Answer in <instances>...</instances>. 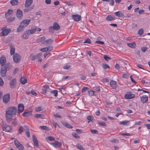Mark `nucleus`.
Masks as SVG:
<instances>
[{
	"instance_id": "nucleus-25",
	"label": "nucleus",
	"mask_w": 150,
	"mask_h": 150,
	"mask_svg": "<svg viewBox=\"0 0 150 150\" xmlns=\"http://www.w3.org/2000/svg\"><path fill=\"white\" fill-rule=\"evenodd\" d=\"M106 19L108 21H110L112 20L115 19V17L113 16L109 15L107 16L106 18Z\"/></svg>"
},
{
	"instance_id": "nucleus-57",
	"label": "nucleus",
	"mask_w": 150,
	"mask_h": 150,
	"mask_svg": "<svg viewBox=\"0 0 150 150\" xmlns=\"http://www.w3.org/2000/svg\"><path fill=\"white\" fill-rule=\"evenodd\" d=\"M32 8H25L24 9V12H28V11H30L31 10H32Z\"/></svg>"
},
{
	"instance_id": "nucleus-35",
	"label": "nucleus",
	"mask_w": 150,
	"mask_h": 150,
	"mask_svg": "<svg viewBox=\"0 0 150 150\" xmlns=\"http://www.w3.org/2000/svg\"><path fill=\"white\" fill-rule=\"evenodd\" d=\"M21 82L22 84H25L26 83L27 80L25 77H22L21 78Z\"/></svg>"
},
{
	"instance_id": "nucleus-8",
	"label": "nucleus",
	"mask_w": 150,
	"mask_h": 150,
	"mask_svg": "<svg viewBox=\"0 0 150 150\" xmlns=\"http://www.w3.org/2000/svg\"><path fill=\"white\" fill-rule=\"evenodd\" d=\"M10 29H6L3 30L0 33L1 36H4L7 35L11 31Z\"/></svg>"
},
{
	"instance_id": "nucleus-48",
	"label": "nucleus",
	"mask_w": 150,
	"mask_h": 150,
	"mask_svg": "<svg viewBox=\"0 0 150 150\" xmlns=\"http://www.w3.org/2000/svg\"><path fill=\"white\" fill-rule=\"evenodd\" d=\"M88 89L87 87H83L81 91L82 93H84L86 91H87Z\"/></svg>"
},
{
	"instance_id": "nucleus-58",
	"label": "nucleus",
	"mask_w": 150,
	"mask_h": 150,
	"mask_svg": "<svg viewBox=\"0 0 150 150\" xmlns=\"http://www.w3.org/2000/svg\"><path fill=\"white\" fill-rule=\"evenodd\" d=\"M88 93L90 95L92 96L94 94V91L93 90L90 91H88Z\"/></svg>"
},
{
	"instance_id": "nucleus-44",
	"label": "nucleus",
	"mask_w": 150,
	"mask_h": 150,
	"mask_svg": "<svg viewBox=\"0 0 150 150\" xmlns=\"http://www.w3.org/2000/svg\"><path fill=\"white\" fill-rule=\"evenodd\" d=\"M23 131V128L22 126H21L18 129V134H21Z\"/></svg>"
},
{
	"instance_id": "nucleus-43",
	"label": "nucleus",
	"mask_w": 150,
	"mask_h": 150,
	"mask_svg": "<svg viewBox=\"0 0 150 150\" xmlns=\"http://www.w3.org/2000/svg\"><path fill=\"white\" fill-rule=\"evenodd\" d=\"M98 125L102 126H106V124L103 122H98Z\"/></svg>"
},
{
	"instance_id": "nucleus-9",
	"label": "nucleus",
	"mask_w": 150,
	"mask_h": 150,
	"mask_svg": "<svg viewBox=\"0 0 150 150\" xmlns=\"http://www.w3.org/2000/svg\"><path fill=\"white\" fill-rule=\"evenodd\" d=\"M10 99V95L9 94H7L4 95L3 97V100L4 103H7Z\"/></svg>"
},
{
	"instance_id": "nucleus-54",
	"label": "nucleus",
	"mask_w": 150,
	"mask_h": 150,
	"mask_svg": "<svg viewBox=\"0 0 150 150\" xmlns=\"http://www.w3.org/2000/svg\"><path fill=\"white\" fill-rule=\"evenodd\" d=\"M111 142L115 143H118L119 141L118 139H113L111 140L110 141Z\"/></svg>"
},
{
	"instance_id": "nucleus-41",
	"label": "nucleus",
	"mask_w": 150,
	"mask_h": 150,
	"mask_svg": "<svg viewBox=\"0 0 150 150\" xmlns=\"http://www.w3.org/2000/svg\"><path fill=\"white\" fill-rule=\"evenodd\" d=\"M15 19L14 17H12L7 18V22L8 23L11 22L13 21Z\"/></svg>"
},
{
	"instance_id": "nucleus-62",
	"label": "nucleus",
	"mask_w": 150,
	"mask_h": 150,
	"mask_svg": "<svg viewBox=\"0 0 150 150\" xmlns=\"http://www.w3.org/2000/svg\"><path fill=\"white\" fill-rule=\"evenodd\" d=\"M86 78V76L82 74L81 75V79L82 80H84Z\"/></svg>"
},
{
	"instance_id": "nucleus-3",
	"label": "nucleus",
	"mask_w": 150,
	"mask_h": 150,
	"mask_svg": "<svg viewBox=\"0 0 150 150\" xmlns=\"http://www.w3.org/2000/svg\"><path fill=\"white\" fill-rule=\"evenodd\" d=\"M51 89L48 85L44 86L41 91V93L43 94H45L47 92H50Z\"/></svg>"
},
{
	"instance_id": "nucleus-34",
	"label": "nucleus",
	"mask_w": 150,
	"mask_h": 150,
	"mask_svg": "<svg viewBox=\"0 0 150 150\" xmlns=\"http://www.w3.org/2000/svg\"><path fill=\"white\" fill-rule=\"evenodd\" d=\"M32 112L30 111L24 112L22 115L24 117H28L32 115Z\"/></svg>"
},
{
	"instance_id": "nucleus-27",
	"label": "nucleus",
	"mask_w": 150,
	"mask_h": 150,
	"mask_svg": "<svg viewBox=\"0 0 150 150\" xmlns=\"http://www.w3.org/2000/svg\"><path fill=\"white\" fill-rule=\"evenodd\" d=\"M119 124L120 125H124L127 126L130 124L129 121H123L120 122Z\"/></svg>"
},
{
	"instance_id": "nucleus-64",
	"label": "nucleus",
	"mask_w": 150,
	"mask_h": 150,
	"mask_svg": "<svg viewBox=\"0 0 150 150\" xmlns=\"http://www.w3.org/2000/svg\"><path fill=\"white\" fill-rule=\"evenodd\" d=\"M40 50L41 51H42V52H45L47 51V47H45V48H42Z\"/></svg>"
},
{
	"instance_id": "nucleus-52",
	"label": "nucleus",
	"mask_w": 150,
	"mask_h": 150,
	"mask_svg": "<svg viewBox=\"0 0 150 150\" xmlns=\"http://www.w3.org/2000/svg\"><path fill=\"white\" fill-rule=\"evenodd\" d=\"M78 149L80 150H83V148L82 146L81 145L77 144L76 145Z\"/></svg>"
},
{
	"instance_id": "nucleus-63",
	"label": "nucleus",
	"mask_w": 150,
	"mask_h": 150,
	"mask_svg": "<svg viewBox=\"0 0 150 150\" xmlns=\"http://www.w3.org/2000/svg\"><path fill=\"white\" fill-rule=\"evenodd\" d=\"M52 125L55 128H56L57 127V125L59 127H60L59 126V125H58L57 123H56L54 122H52Z\"/></svg>"
},
{
	"instance_id": "nucleus-49",
	"label": "nucleus",
	"mask_w": 150,
	"mask_h": 150,
	"mask_svg": "<svg viewBox=\"0 0 150 150\" xmlns=\"http://www.w3.org/2000/svg\"><path fill=\"white\" fill-rule=\"evenodd\" d=\"M90 131L93 134H98V132L96 129H91Z\"/></svg>"
},
{
	"instance_id": "nucleus-40",
	"label": "nucleus",
	"mask_w": 150,
	"mask_h": 150,
	"mask_svg": "<svg viewBox=\"0 0 150 150\" xmlns=\"http://www.w3.org/2000/svg\"><path fill=\"white\" fill-rule=\"evenodd\" d=\"M16 146L17 148L19 150H22L24 149L23 146L22 144H21L20 143H19V144L16 145Z\"/></svg>"
},
{
	"instance_id": "nucleus-45",
	"label": "nucleus",
	"mask_w": 150,
	"mask_h": 150,
	"mask_svg": "<svg viewBox=\"0 0 150 150\" xmlns=\"http://www.w3.org/2000/svg\"><path fill=\"white\" fill-rule=\"evenodd\" d=\"M72 135L76 139H79L80 138V136L75 133H73L72 134Z\"/></svg>"
},
{
	"instance_id": "nucleus-24",
	"label": "nucleus",
	"mask_w": 150,
	"mask_h": 150,
	"mask_svg": "<svg viewBox=\"0 0 150 150\" xmlns=\"http://www.w3.org/2000/svg\"><path fill=\"white\" fill-rule=\"evenodd\" d=\"M33 0H26L25 3V7L28 8L31 4L33 2Z\"/></svg>"
},
{
	"instance_id": "nucleus-56",
	"label": "nucleus",
	"mask_w": 150,
	"mask_h": 150,
	"mask_svg": "<svg viewBox=\"0 0 150 150\" xmlns=\"http://www.w3.org/2000/svg\"><path fill=\"white\" fill-rule=\"evenodd\" d=\"M42 107L40 106L36 109V110L37 112H39L42 110Z\"/></svg>"
},
{
	"instance_id": "nucleus-36",
	"label": "nucleus",
	"mask_w": 150,
	"mask_h": 150,
	"mask_svg": "<svg viewBox=\"0 0 150 150\" xmlns=\"http://www.w3.org/2000/svg\"><path fill=\"white\" fill-rule=\"evenodd\" d=\"M18 2V0H11L10 1V3L13 6L17 5Z\"/></svg>"
},
{
	"instance_id": "nucleus-13",
	"label": "nucleus",
	"mask_w": 150,
	"mask_h": 150,
	"mask_svg": "<svg viewBox=\"0 0 150 150\" xmlns=\"http://www.w3.org/2000/svg\"><path fill=\"white\" fill-rule=\"evenodd\" d=\"M53 40L51 39L47 40L44 41L42 44L44 46H47L52 43Z\"/></svg>"
},
{
	"instance_id": "nucleus-16",
	"label": "nucleus",
	"mask_w": 150,
	"mask_h": 150,
	"mask_svg": "<svg viewBox=\"0 0 150 150\" xmlns=\"http://www.w3.org/2000/svg\"><path fill=\"white\" fill-rule=\"evenodd\" d=\"M16 15L18 18H21L23 16V12L20 9H18L17 10Z\"/></svg>"
},
{
	"instance_id": "nucleus-60",
	"label": "nucleus",
	"mask_w": 150,
	"mask_h": 150,
	"mask_svg": "<svg viewBox=\"0 0 150 150\" xmlns=\"http://www.w3.org/2000/svg\"><path fill=\"white\" fill-rule=\"evenodd\" d=\"M54 116L55 117L57 118H62V116L59 114H56L54 115Z\"/></svg>"
},
{
	"instance_id": "nucleus-17",
	"label": "nucleus",
	"mask_w": 150,
	"mask_h": 150,
	"mask_svg": "<svg viewBox=\"0 0 150 150\" xmlns=\"http://www.w3.org/2000/svg\"><path fill=\"white\" fill-rule=\"evenodd\" d=\"M72 18L73 20L76 21H80L81 18V16L79 15H73L72 16Z\"/></svg>"
},
{
	"instance_id": "nucleus-55",
	"label": "nucleus",
	"mask_w": 150,
	"mask_h": 150,
	"mask_svg": "<svg viewBox=\"0 0 150 150\" xmlns=\"http://www.w3.org/2000/svg\"><path fill=\"white\" fill-rule=\"evenodd\" d=\"M143 33V29H140L138 32V34L140 35H142Z\"/></svg>"
},
{
	"instance_id": "nucleus-2",
	"label": "nucleus",
	"mask_w": 150,
	"mask_h": 150,
	"mask_svg": "<svg viewBox=\"0 0 150 150\" xmlns=\"http://www.w3.org/2000/svg\"><path fill=\"white\" fill-rule=\"evenodd\" d=\"M60 27L59 25L56 22H54L53 24V26H50L49 28L50 32L52 33L54 30H58L60 29Z\"/></svg>"
},
{
	"instance_id": "nucleus-59",
	"label": "nucleus",
	"mask_w": 150,
	"mask_h": 150,
	"mask_svg": "<svg viewBox=\"0 0 150 150\" xmlns=\"http://www.w3.org/2000/svg\"><path fill=\"white\" fill-rule=\"evenodd\" d=\"M96 43L97 44H100L101 45H103L104 44V42L100 41H96Z\"/></svg>"
},
{
	"instance_id": "nucleus-46",
	"label": "nucleus",
	"mask_w": 150,
	"mask_h": 150,
	"mask_svg": "<svg viewBox=\"0 0 150 150\" xmlns=\"http://www.w3.org/2000/svg\"><path fill=\"white\" fill-rule=\"evenodd\" d=\"M40 128L41 129L45 130H47L49 129L48 127L45 126H40Z\"/></svg>"
},
{
	"instance_id": "nucleus-39",
	"label": "nucleus",
	"mask_w": 150,
	"mask_h": 150,
	"mask_svg": "<svg viewBox=\"0 0 150 150\" xmlns=\"http://www.w3.org/2000/svg\"><path fill=\"white\" fill-rule=\"evenodd\" d=\"M27 30V32L29 33V35L33 34L35 32V28L34 29H31L30 30Z\"/></svg>"
},
{
	"instance_id": "nucleus-42",
	"label": "nucleus",
	"mask_w": 150,
	"mask_h": 150,
	"mask_svg": "<svg viewBox=\"0 0 150 150\" xmlns=\"http://www.w3.org/2000/svg\"><path fill=\"white\" fill-rule=\"evenodd\" d=\"M44 116V115L42 114H36L34 115V117L35 118L42 117Z\"/></svg>"
},
{
	"instance_id": "nucleus-31",
	"label": "nucleus",
	"mask_w": 150,
	"mask_h": 150,
	"mask_svg": "<svg viewBox=\"0 0 150 150\" xmlns=\"http://www.w3.org/2000/svg\"><path fill=\"white\" fill-rule=\"evenodd\" d=\"M13 12V11L11 9H9L8 10L7 12L5 13V17L6 18L8 17Z\"/></svg>"
},
{
	"instance_id": "nucleus-14",
	"label": "nucleus",
	"mask_w": 150,
	"mask_h": 150,
	"mask_svg": "<svg viewBox=\"0 0 150 150\" xmlns=\"http://www.w3.org/2000/svg\"><path fill=\"white\" fill-rule=\"evenodd\" d=\"M110 86L113 89H115L117 87V84L116 81L111 80L110 83Z\"/></svg>"
},
{
	"instance_id": "nucleus-4",
	"label": "nucleus",
	"mask_w": 150,
	"mask_h": 150,
	"mask_svg": "<svg viewBox=\"0 0 150 150\" xmlns=\"http://www.w3.org/2000/svg\"><path fill=\"white\" fill-rule=\"evenodd\" d=\"M14 62L16 63L18 62L21 59V57L20 55L16 53L13 57Z\"/></svg>"
},
{
	"instance_id": "nucleus-29",
	"label": "nucleus",
	"mask_w": 150,
	"mask_h": 150,
	"mask_svg": "<svg viewBox=\"0 0 150 150\" xmlns=\"http://www.w3.org/2000/svg\"><path fill=\"white\" fill-rule=\"evenodd\" d=\"M24 26L21 25V24L20 23V25L18 27L17 29V31L18 32H20L23 31L24 30Z\"/></svg>"
},
{
	"instance_id": "nucleus-12",
	"label": "nucleus",
	"mask_w": 150,
	"mask_h": 150,
	"mask_svg": "<svg viewBox=\"0 0 150 150\" xmlns=\"http://www.w3.org/2000/svg\"><path fill=\"white\" fill-rule=\"evenodd\" d=\"M16 84V81L15 79H13L11 81L10 83V86L11 88H13Z\"/></svg>"
},
{
	"instance_id": "nucleus-7",
	"label": "nucleus",
	"mask_w": 150,
	"mask_h": 150,
	"mask_svg": "<svg viewBox=\"0 0 150 150\" xmlns=\"http://www.w3.org/2000/svg\"><path fill=\"white\" fill-rule=\"evenodd\" d=\"M31 20L30 19H26L22 21L20 23L24 27H26L30 22Z\"/></svg>"
},
{
	"instance_id": "nucleus-6",
	"label": "nucleus",
	"mask_w": 150,
	"mask_h": 150,
	"mask_svg": "<svg viewBox=\"0 0 150 150\" xmlns=\"http://www.w3.org/2000/svg\"><path fill=\"white\" fill-rule=\"evenodd\" d=\"M50 144L55 148L59 147L62 145V143L58 141H54L53 142L50 143Z\"/></svg>"
},
{
	"instance_id": "nucleus-22",
	"label": "nucleus",
	"mask_w": 150,
	"mask_h": 150,
	"mask_svg": "<svg viewBox=\"0 0 150 150\" xmlns=\"http://www.w3.org/2000/svg\"><path fill=\"white\" fill-rule=\"evenodd\" d=\"M6 61V58L4 57H1L0 59V63L2 67H3Z\"/></svg>"
},
{
	"instance_id": "nucleus-10",
	"label": "nucleus",
	"mask_w": 150,
	"mask_h": 150,
	"mask_svg": "<svg viewBox=\"0 0 150 150\" xmlns=\"http://www.w3.org/2000/svg\"><path fill=\"white\" fill-rule=\"evenodd\" d=\"M7 70L5 69V68L2 67L0 70V75L1 77H5L6 75Z\"/></svg>"
},
{
	"instance_id": "nucleus-61",
	"label": "nucleus",
	"mask_w": 150,
	"mask_h": 150,
	"mask_svg": "<svg viewBox=\"0 0 150 150\" xmlns=\"http://www.w3.org/2000/svg\"><path fill=\"white\" fill-rule=\"evenodd\" d=\"M4 83V81L0 77V86H2Z\"/></svg>"
},
{
	"instance_id": "nucleus-50",
	"label": "nucleus",
	"mask_w": 150,
	"mask_h": 150,
	"mask_svg": "<svg viewBox=\"0 0 150 150\" xmlns=\"http://www.w3.org/2000/svg\"><path fill=\"white\" fill-rule=\"evenodd\" d=\"M102 67L103 68L105 69H107L110 68L109 66L106 64H103L102 65Z\"/></svg>"
},
{
	"instance_id": "nucleus-26",
	"label": "nucleus",
	"mask_w": 150,
	"mask_h": 150,
	"mask_svg": "<svg viewBox=\"0 0 150 150\" xmlns=\"http://www.w3.org/2000/svg\"><path fill=\"white\" fill-rule=\"evenodd\" d=\"M45 39L46 38L45 36H43L38 38L36 41L38 43H40L44 41L45 40Z\"/></svg>"
},
{
	"instance_id": "nucleus-11",
	"label": "nucleus",
	"mask_w": 150,
	"mask_h": 150,
	"mask_svg": "<svg viewBox=\"0 0 150 150\" xmlns=\"http://www.w3.org/2000/svg\"><path fill=\"white\" fill-rule=\"evenodd\" d=\"M114 14L118 18H124L125 17V15L123 13L120 11L115 12Z\"/></svg>"
},
{
	"instance_id": "nucleus-23",
	"label": "nucleus",
	"mask_w": 150,
	"mask_h": 150,
	"mask_svg": "<svg viewBox=\"0 0 150 150\" xmlns=\"http://www.w3.org/2000/svg\"><path fill=\"white\" fill-rule=\"evenodd\" d=\"M62 124L66 127L68 128H72L73 127L67 122H62Z\"/></svg>"
},
{
	"instance_id": "nucleus-53",
	"label": "nucleus",
	"mask_w": 150,
	"mask_h": 150,
	"mask_svg": "<svg viewBox=\"0 0 150 150\" xmlns=\"http://www.w3.org/2000/svg\"><path fill=\"white\" fill-rule=\"evenodd\" d=\"M13 124L15 126H16L17 124V121L16 118H14L12 122Z\"/></svg>"
},
{
	"instance_id": "nucleus-21",
	"label": "nucleus",
	"mask_w": 150,
	"mask_h": 150,
	"mask_svg": "<svg viewBox=\"0 0 150 150\" xmlns=\"http://www.w3.org/2000/svg\"><path fill=\"white\" fill-rule=\"evenodd\" d=\"M9 46H10V54L11 55H13L15 52V48L14 47L13 45L11 44H10L9 45Z\"/></svg>"
},
{
	"instance_id": "nucleus-30",
	"label": "nucleus",
	"mask_w": 150,
	"mask_h": 150,
	"mask_svg": "<svg viewBox=\"0 0 150 150\" xmlns=\"http://www.w3.org/2000/svg\"><path fill=\"white\" fill-rule=\"evenodd\" d=\"M33 140L34 145L36 146H37L38 144V142L37 139L35 135L33 136Z\"/></svg>"
},
{
	"instance_id": "nucleus-38",
	"label": "nucleus",
	"mask_w": 150,
	"mask_h": 150,
	"mask_svg": "<svg viewBox=\"0 0 150 150\" xmlns=\"http://www.w3.org/2000/svg\"><path fill=\"white\" fill-rule=\"evenodd\" d=\"M127 45L129 47L132 48H134L136 46L135 42H134L133 43H128Z\"/></svg>"
},
{
	"instance_id": "nucleus-1",
	"label": "nucleus",
	"mask_w": 150,
	"mask_h": 150,
	"mask_svg": "<svg viewBox=\"0 0 150 150\" xmlns=\"http://www.w3.org/2000/svg\"><path fill=\"white\" fill-rule=\"evenodd\" d=\"M17 110L15 107H11L7 108L6 111V117L7 121L8 122L11 121L12 116L15 115Z\"/></svg>"
},
{
	"instance_id": "nucleus-5",
	"label": "nucleus",
	"mask_w": 150,
	"mask_h": 150,
	"mask_svg": "<svg viewBox=\"0 0 150 150\" xmlns=\"http://www.w3.org/2000/svg\"><path fill=\"white\" fill-rule=\"evenodd\" d=\"M2 127L3 131L6 132H11V129L10 126L7 125L3 124L2 125Z\"/></svg>"
},
{
	"instance_id": "nucleus-47",
	"label": "nucleus",
	"mask_w": 150,
	"mask_h": 150,
	"mask_svg": "<svg viewBox=\"0 0 150 150\" xmlns=\"http://www.w3.org/2000/svg\"><path fill=\"white\" fill-rule=\"evenodd\" d=\"M25 134L28 137H29L30 136V133L29 132V130L28 128L27 127V131L25 132Z\"/></svg>"
},
{
	"instance_id": "nucleus-19",
	"label": "nucleus",
	"mask_w": 150,
	"mask_h": 150,
	"mask_svg": "<svg viewBox=\"0 0 150 150\" xmlns=\"http://www.w3.org/2000/svg\"><path fill=\"white\" fill-rule=\"evenodd\" d=\"M141 101L143 103L148 101V97L146 95L143 96L141 98Z\"/></svg>"
},
{
	"instance_id": "nucleus-33",
	"label": "nucleus",
	"mask_w": 150,
	"mask_h": 150,
	"mask_svg": "<svg viewBox=\"0 0 150 150\" xmlns=\"http://www.w3.org/2000/svg\"><path fill=\"white\" fill-rule=\"evenodd\" d=\"M12 67V66L11 64L9 63H7L4 66H3V67L5 68V69L7 71L11 69Z\"/></svg>"
},
{
	"instance_id": "nucleus-18",
	"label": "nucleus",
	"mask_w": 150,
	"mask_h": 150,
	"mask_svg": "<svg viewBox=\"0 0 150 150\" xmlns=\"http://www.w3.org/2000/svg\"><path fill=\"white\" fill-rule=\"evenodd\" d=\"M135 95L134 94L130 93L126 94L125 95V98L127 99H130L134 98Z\"/></svg>"
},
{
	"instance_id": "nucleus-32",
	"label": "nucleus",
	"mask_w": 150,
	"mask_h": 150,
	"mask_svg": "<svg viewBox=\"0 0 150 150\" xmlns=\"http://www.w3.org/2000/svg\"><path fill=\"white\" fill-rule=\"evenodd\" d=\"M29 34L28 32H27V30L26 31L23 35L22 37V38L23 39H26L28 38L29 36Z\"/></svg>"
},
{
	"instance_id": "nucleus-37",
	"label": "nucleus",
	"mask_w": 150,
	"mask_h": 150,
	"mask_svg": "<svg viewBox=\"0 0 150 150\" xmlns=\"http://www.w3.org/2000/svg\"><path fill=\"white\" fill-rule=\"evenodd\" d=\"M50 93L53 94L55 97L57 96L58 94V91L56 90H54L50 91Z\"/></svg>"
},
{
	"instance_id": "nucleus-51",
	"label": "nucleus",
	"mask_w": 150,
	"mask_h": 150,
	"mask_svg": "<svg viewBox=\"0 0 150 150\" xmlns=\"http://www.w3.org/2000/svg\"><path fill=\"white\" fill-rule=\"evenodd\" d=\"M70 66L69 65H66L64 66L63 68L64 69L68 70L70 69Z\"/></svg>"
},
{
	"instance_id": "nucleus-28",
	"label": "nucleus",
	"mask_w": 150,
	"mask_h": 150,
	"mask_svg": "<svg viewBox=\"0 0 150 150\" xmlns=\"http://www.w3.org/2000/svg\"><path fill=\"white\" fill-rule=\"evenodd\" d=\"M55 139L54 137L51 136L47 137L45 138V140L47 142L49 141H54Z\"/></svg>"
},
{
	"instance_id": "nucleus-20",
	"label": "nucleus",
	"mask_w": 150,
	"mask_h": 150,
	"mask_svg": "<svg viewBox=\"0 0 150 150\" xmlns=\"http://www.w3.org/2000/svg\"><path fill=\"white\" fill-rule=\"evenodd\" d=\"M18 113H19L22 112L24 109L23 105L21 103L19 104L18 105Z\"/></svg>"
},
{
	"instance_id": "nucleus-15",
	"label": "nucleus",
	"mask_w": 150,
	"mask_h": 150,
	"mask_svg": "<svg viewBox=\"0 0 150 150\" xmlns=\"http://www.w3.org/2000/svg\"><path fill=\"white\" fill-rule=\"evenodd\" d=\"M42 55V53H39L37 54H36L32 56L31 58V60L32 61L38 59Z\"/></svg>"
}]
</instances>
